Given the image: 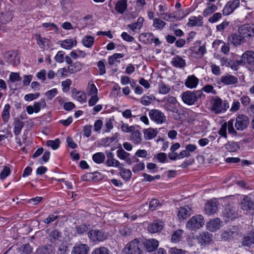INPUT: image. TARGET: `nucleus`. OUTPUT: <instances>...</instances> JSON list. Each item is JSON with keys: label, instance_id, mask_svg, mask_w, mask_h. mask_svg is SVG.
Instances as JSON below:
<instances>
[{"label": "nucleus", "instance_id": "nucleus-30", "mask_svg": "<svg viewBox=\"0 0 254 254\" xmlns=\"http://www.w3.org/2000/svg\"><path fill=\"white\" fill-rule=\"evenodd\" d=\"M127 8V0H120L118 1L115 5V9L119 13L122 14Z\"/></svg>", "mask_w": 254, "mask_h": 254}, {"label": "nucleus", "instance_id": "nucleus-35", "mask_svg": "<svg viewBox=\"0 0 254 254\" xmlns=\"http://www.w3.org/2000/svg\"><path fill=\"white\" fill-rule=\"evenodd\" d=\"M207 5V7L203 11V15L204 17H206L208 15L212 14L217 9V6L212 3H208Z\"/></svg>", "mask_w": 254, "mask_h": 254}, {"label": "nucleus", "instance_id": "nucleus-47", "mask_svg": "<svg viewBox=\"0 0 254 254\" xmlns=\"http://www.w3.org/2000/svg\"><path fill=\"white\" fill-rule=\"evenodd\" d=\"M76 234L82 235L89 230L88 226L85 224H81L75 226Z\"/></svg>", "mask_w": 254, "mask_h": 254}, {"label": "nucleus", "instance_id": "nucleus-5", "mask_svg": "<svg viewBox=\"0 0 254 254\" xmlns=\"http://www.w3.org/2000/svg\"><path fill=\"white\" fill-rule=\"evenodd\" d=\"M238 32L244 37L247 42L254 37V25L246 24L239 27Z\"/></svg>", "mask_w": 254, "mask_h": 254}, {"label": "nucleus", "instance_id": "nucleus-62", "mask_svg": "<svg viewBox=\"0 0 254 254\" xmlns=\"http://www.w3.org/2000/svg\"><path fill=\"white\" fill-rule=\"evenodd\" d=\"M10 170L9 168L5 166L0 174V178L1 180L5 179L10 174Z\"/></svg>", "mask_w": 254, "mask_h": 254}, {"label": "nucleus", "instance_id": "nucleus-63", "mask_svg": "<svg viewBox=\"0 0 254 254\" xmlns=\"http://www.w3.org/2000/svg\"><path fill=\"white\" fill-rule=\"evenodd\" d=\"M97 66L99 68V74L103 75L106 73L105 65L103 61H100L98 62Z\"/></svg>", "mask_w": 254, "mask_h": 254}, {"label": "nucleus", "instance_id": "nucleus-26", "mask_svg": "<svg viewBox=\"0 0 254 254\" xmlns=\"http://www.w3.org/2000/svg\"><path fill=\"white\" fill-rule=\"evenodd\" d=\"M172 64L175 67L184 68L186 66L185 60L179 56H176L172 59Z\"/></svg>", "mask_w": 254, "mask_h": 254}, {"label": "nucleus", "instance_id": "nucleus-53", "mask_svg": "<svg viewBox=\"0 0 254 254\" xmlns=\"http://www.w3.org/2000/svg\"><path fill=\"white\" fill-rule=\"evenodd\" d=\"M161 204L160 203L159 201L156 199H153L149 203V209L151 211L155 210L158 209Z\"/></svg>", "mask_w": 254, "mask_h": 254}, {"label": "nucleus", "instance_id": "nucleus-43", "mask_svg": "<svg viewBox=\"0 0 254 254\" xmlns=\"http://www.w3.org/2000/svg\"><path fill=\"white\" fill-rule=\"evenodd\" d=\"M92 159L95 163L101 164L104 161L105 155L102 152H98L92 156Z\"/></svg>", "mask_w": 254, "mask_h": 254}, {"label": "nucleus", "instance_id": "nucleus-21", "mask_svg": "<svg viewBox=\"0 0 254 254\" xmlns=\"http://www.w3.org/2000/svg\"><path fill=\"white\" fill-rule=\"evenodd\" d=\"M240 206L244 211H248L253 209L254 203L249 197L245 196L242 200Z\"/></svg>", "mask_w": 254, "mask_h": 254}, {"label": "nucleus", "instance_id": "nucleus-14", "mask_svg": "<svg viewBox=\"0 0 254 254\" xmlns=\"http://www.w3.org/2000/svg\"><path fill=\"white\" fill-rule=\"evenodd\" d=\"M229 40L236 46L242 45L247 42L242 35L239 32L238 33H233L230 35L229 36Z\"/></svg>", "mask_w": 254, "mask_h": 254}, {"label": "nucleus", "instance_id": "nucleus-27", "mask_svg": "<svg viewBox=\"0 0 254 254\" xmlns=\"http://www.w3.org/2000/svg\"><path fill=\"white\" fill-rule=\"evenodd\" d=\"M158 131L157 129L148 128L143 130L144 137L146 140H150L154 138L157 134Z\"/></svg>", "mask_w": 254, "mask_h": 254}, {"label": "nucleus", "instance_id": "nucleus-17", "mask_svg": "<svg viewBox=\"0 0 254 254\" xmlns=\"http://www.w3.org/2000/svg\"><path fill=\"white\" fill-rule=\"evenodd\" d=\"M47 238L52 243H56L62 237V233L57 229H49L47 230Z\"/></svg>", "mask_w": 254, "mask_h": 254}, {"label": "nucleus", "instance_id": "nucleus-39", "mask_svg": "<svg viewBox=\"0 0 254 254\" xmlns=\"http://www.w3.org/2000/svg\"><path fill=\"white\" fill-rule=\"evenodd\" d=\"M183 234V231L182 230H178L174 232L171 238L172 242L176 243L181 241Z\"/></svg>", "mask_w": 254, "mask_h": 254}, {"label": "nucleus", "instance_id": "nucleus-11", "mask_svg": "<svg viewBox=\"0 0 254 254\" xmlns=\"http://www.w3.org/2000/svg\"><path fill=\"white\" fill-rule=\"evenodd\" d=\"M88 234L90 240L93 242L103 241L106 239V235L98 230H92Z\"/></svg>", "mask_w": 254, "mask_h": 254}, {"label": "nucleus", "instance_id": "nucleus-57", "mask_svg": "<svg viewBox=\"0 0 254 254\" xmlns=\"http://www.w3.org/2000/svg\"><path fill=\"white\" fill-rule=\"evenodd\" d=\"M234 123V120L231 119L226 123V124L229 132L231 134H235L237 132L233 127Z\"/></svg>", "mask_w": 254, "mask_h": 254}, {"label": "nucleus", "instance_id": "nucleus-10", "mask_svg": "<svg viewBox=\"0 0 254 254\" xmlns=\"http://www.w3.org/2000/svg\"><path fill=\"white\" fill-rule=\"evenodd\" d=\"M6 62L13 65H15L20 63L19 57L17 51H10L5 54Z\"/></svg>", "mask_w": 254, "mask_h": 254}, {"label": "nucleus", "instance_id": "nucleus-45", "mask_svg": "<svg viewBox=\"0 0 254 254\" xmlns=\"http://www.w3.org/2000/svg\"><path fill=\"white\" fill-rule=\"evenodd\" d=\"M46 106L45 99H41L39 102H35L33 105L35 113H38L41 108H44Z\"/></svg>", "mask_w": 254, "mask_h": 254}, {"label": "nucleus", "instance_id": "nucleus-37", "mask_svg": "<svg viewBox=\"0 0 254 254\" xmlns=\"http://www.w3.org/2000/svg\"><path fill=\"white\" fill-rule=\"evenodd\" d=\"M131 139L135 144H139L142 141L141 133L138 130L133 131L131 134Z\"/></svg>", "mask_w": 254, "mask_h": 254}, {"label": "nucleus", "instance_id": "nucleus-29", "mask_svg": "<svg viewBox=\"0 0 254 254\" xmlns=\"http://www.w3.org/2000/svg\"><path fill=\"white\" fill-rule=\"evenodd\" d=\"M117 155L120 159L125 160L129 164L131 163L129 153L126 152L123 148L119 149L117 151Z\"/></svg>", "mask_w": 254, "mask_h": 254}, {"label": "nucleus", "instance_id": "nucleus-44", "mask_svg": "<svg viewBox=\"0 0 254 254\" xmlns=\"http://www.w3.org/2000/svg\"><path fill=\"white\" fill-rule=\"evenodd\" d=\"M226 148L229 151L233 152L239 149L240 146L237 142L231 141L226 144Z\"/></svg>", "mask_w": 254, "mask_h": 254}, {"label": "nucleus", "instance_id": "nucleus-8", "mask_svg": "<svg viewBox=\"0 0 254 254\" xmlns=\"http://www.w3.org/2000/svg\"><path fill=\"white\" fill-rule=\"evenodd\" d=\"M149 115L150 119L157 124H161L166 121V117L164 114L158 110L153 109L150 110Z\"/></svg>", "mask_w": 254, "mask_h": 254}, {"label": "nucleus", "instance_id": "nucleus-59", "mask_svg": "<svg viewBox=\"0 0 254 254\" xmlns=\"http://www.w3.org/2000/svg\"><path fill=\"white\" fill-rule=\"evenodd\" d=\"M121 129L124 132L128 133L134 131L135 127L133 126H128L127 124H123L121 126Z\"/></svg>", "mask_w": 254, "mask_h": 254}, {"label": "nucleus", "instance_id": "nucleus-16", "mask_svg": "<svg viewBox=\"0 0 254 254\" xmlns=\"http://www.w3.org/2000/svg\"><path fill=\"white\" fill-rule=\"evenodd\" d=\"M89 250L86 244H76L71 251V254H87Z\"/></svg>", "mask_w": 254, "mask_h": 254}, {"label": "nucleus", "instance_id": "nucleus-48", "mask_svg": "<svg viewBox=\"0 0 254 254\" xmlns=\"http://www.w3.org/2000/svg\"><path fill=\"white\" fill-rule=\"evenodd\" d=\"M52 253V249L51 246L41 247L38 248L36 252V254H51Z\"/></svg>", "mask_w": 254, "mask_h": 254}, {"label": "nucleus", "instance_id": "nucleus-18", "mask_svg": "<svg viewBox=\"0 0 254 254\" xmlns=\"http://www.w3.org/2000/svg\"><path fill=\"white\" fill-rule=\"evenodd\" d=\"M221 65L230 67L232 69L237 70L238 69V61H233L230 59L227 58H222L220 60Z\"/></svg>", "mask_w": 254, "mask_h": 254}, {"label": "nucleus", "instance_id": "nucleus-1", "mask_svg": "<svg viewBox=\"0 0 254 254\" xmlns=\"http://www.w3.org/2000/svg\"><path fill=\"white\" fill-rule=\"evenodd\" d=\"M229 108V103L227 100H223L218 96L212 97L210 100L209 109L215 114L224 113Z\"/></svg>", "mask_w": 254, "mask_h": 254}, {"label": "nucleus", "instance_id": "nucleus-52", "mask_svg": "<svg viewBox=\"0 0 254 254\" xmlns=\"http://www.w3.org/2000/svg\"><path fill=\"white\" fill-rule=\"evenodd\" d=\"M158 90L160 93L166 94L169 92L170 88L163 82H161L159 84Z\"/></svg>", "mask_w": 254, "mask_h": 254}, {"label": "nucleus", "instance_id": "nucleus-28", "mask_svg": "<svg viewBox=\"0 0 254 254\" xmlns=\"http://www.w3.org/2000/svg\"><path fill=\"white\" fill-rule=\"evenodd\" d=\"M244 246L250 247L254 244V232H250L246 236H244L243 242Z\"/></svg>", "mask_w": 254, "mask_h": 254}, {"label": "nucleus", "instance_id": "nucleus-56", "mask_svg": "<svg viewBox=\"0 0 254 254\" xmlns=\"http://www.w3.org/2000/svg\"><path fill=\"white\" fill-rule=\"evenodd\" d=\"M71 84V80L70 79H66L65 80L62 82V86L63 87V91L64 92H67L69 90V87Z\"/></svg>", "mask_w": 254, "mask_h": 254}, {"label": "nucleus", "instance_id": "nucleus-12", "mask_svg": "<svg viewBox=\"0 0 254 254\" xmlns=\"http://www.w3.org/2000/svg\"><path fill=\"white\" fill-rule=\"evenodd\" d=\"M222 222L218 218L210 220L206 225L207 230L210 232H215L220 228Z\"/></svg>", "mask_w": 254, "mask_h": 254}, {"label": "nucleus", "instance_id": "nucleus-6", "mask_svg": "<svg viewBox=\"0 0 254 254\" xmlns=\"http://www.w3.org/2000/svg\"><path fill=\"white\" fill-rule=\"evenodd\" d=\"M239 215L238 208L234 206L229 205L226 206L222 213V217L226 222L237 218Z\"/></svg>", "mask_w": 254, "mask_h": 254}, {"label": "nucleus", "instance_id": "nucleus-32", "mask_svg": "<svg viewBox=\"0 0 254 254\" xmlns=\"http://www.w3.org/2000/svg\"><path fill=\"white\" fill-rule=\"evenodd\" d=\"M14 133L15 135H18L20 134L22 128L24 126V123L20 120V119H15L14 123Z\"/></svg>", "mask_w": 254, "mask_h": 254}, {"label": "nucleus", "instance_id": "nucleus-4", "mask_svg": "<svg viewBox=\"0 0 254 254\" xmlns=\"http://www.w3.org/2000/svg\"><path fill=\"white\" fill-rule=\"evenodd\" d=\"M204 219L202 215L192 216L187 222L186 228L190 230H197L204 225Z\"/></svg>", "mask_w": 254, "mask_h": 254}, {"label": "nucleus", "instance_id": "nucleus-50", "mask_svg": "<svg viewBox=\"0 0 254 254\" xmlns=\"http://www.w3.org/2000/svg\"><path fill=\"white\" fill-rule=\"evenodd\" d=\"M60 140L57 138L54 140H49L47 141L48 146L51 147L53 150L58 149L60 146Z\"/></svg>", "mask_w": 254, "mask_h": 254}, {"label": "nucleus", "instance_id": "nucleus-51", "mask_svg": "<svg viewBox=\"0 0 254 254\" xmlns=\"http://www.w3.org/2000/svg\"><path fill=\"white\" fill-rule=\"evenodd\" d=\"M9 109L10 105L8 104H6L4 107L2 113V118L4 122H7L9 118Z\"/></svg>", "mask_w": 254, "mask_h": 254}, {"label": "nucleus", "instance_id": "nucleus-20", "mask_svg": "<svg viewBox=\"0 0 254 254\" xmlns=\"http://www.w3.org/2000/svg\"><path fill=\"white\" fill-rule=\"evenodd\" d=\"M199 82V79L194 75L189 76L185 81V84L189 88H195Z\"/></svg>", "mask_w": 254, "mask_h": 254}, {"label": "nucleus", "instance_id": "nucleus-60", "mask_svg": "<svg viewBox=\"0 0 254 254\" xmlns=\"http://www.w3.org/2000/svg\"><path fill=\"white\" fill-rule=\"evenodd\" d=\"M64 53L62 51H59L55 57V61L59 63H62L64 61Z\"/></svg>", "mask_w": 254, "mask_h": 254}, {"label": "nucleus", "instance_id": "nucleus-40", "mask_svg": "<svg viewBox=\"0 0 254 254\" xmlns=\"http://www.w3.org/2000/svg\"><path fill=\"white\" fill-rule=\"evenodd\" d=\"M68 71L70 73H75L81 70L82 68V64L79 62H76L73 64L67 67Z\"/></svg>", "mask_w": 254, "mask_h": 254}, {"label": "nucleus", "instance_id": "nucleus-31", "mask_svg": "<svg viewBox=\"0 0 254 254\" xmlns=\"http://www.w3.org/2000/svg\"><path fill=\"white\" fill-rule=\"evenodd\" d=\"M202 19L203 18L201 16L190 17L188 24L190 26H200L202 24Z\"/></svg>", "mask_w": 254, "mask_h": 254}, {"label": "nucleus", "instance_id": "nucleus-42", "mask_svg": "<svg viewBox=\"0 0 254 254\" xmlns=\"http://www.w3.org/2000/svg\"><path fill=\"white\" fill-rule=\"evenodd\" d=\"M94 38L91 36H85L82 39L83 45L87 48H90L93 45Z\"/></svg>", "mask_w": 254, "mask_h": 254}, {"label": "nucleus", "instance_id": "nucleus-33", "mask_svg": "<svg viewBox=\"0 0 254 254\" xmlns=\"http://www.w3.org/2000/svg\"><path fill=\"white\" fill-rule=\"evenodd\" d=\"M105 164L108 167H113L119 168H122L124 164L120 163L118 160L115 158L107 159Z\"/></svg>", "mask_w": 254, "mask_h": 254}, {"label": "nucleus", "instance_id": "nucleus-7", "mask_svg": "<svg viewBox=\"0 0 254 254\" xmlns=\"http://www.w3.org/2000/svg\"><path fill=\"white\" fill-rule=\"evenodd\" d=\"M254 62V52L252 51H248L244 53L241 56V59L238 60L239 65H245L249 68Z\"/></svg>", "mask_w": 254, "mask_h": 254}, {"label": "nucleus", "instance_id": "nucleus-19", "mask_svg": "<svg viewBox=\"0 0 254 254\" xmlns=\"http://www.w3.org/2000/svg\"><path fill=\"white\" fill-rule=\"evenodd\" d=\"M217 210V203L215 201H209L205 205V213L208 215L215 213Z\"/></svg>", "mask_w": 254, "mask_h": 254}, {"label": "nucleus", "instance_id": "nucleus-41", "mask_svg": "<svg viewBox=\"0 0 254 254\" xmlns=\"http://www.w3.org/2000/svg\"><path fill=\"white\" fill-rule=\"evenodd\" d=\"M238 235V233L232 230H229L223 232L221 234V237L224 240H227L231 237H234Z\"/></svg>", "mask_w": 254, "mask_h": 254}, {"label": "nucleus", "instance_id": "nucleus-25", "mask_svg": "<svg viewBox=\"0 0 254 254\" xmlns=\"http://www.w3.org/2000/svg\"><path fill=\"white\" fill-rule=\"evenodd\" d=\"M145 247L148 252L155 250L158 246V242L155 239L147 240L144 243Z\"/></svg>", "mask_w": 254, "mask_h": 254}, {"label": "nucleus", "instance_id": "nucleus-46", "mask_svg": "<svg viewBox=\"0 0 254 254\" xmlns=\"http://www.w3.org/2000/svg\"><path fill=\"white\" fill-rule=\"evenodd\" d=\"M74 96L75 99L80 103H85L86 101V95L84 92L76 91Z\"/></svg>", "mask_w": 254, "mask_h": 254}, {"label": "nucleus", "instance_id": "nucleus-36", "mask_svg": "<svg viewBox=\"0 0 254 254\" xmlns=\"http://www.w3.org/2000/svg\"><path fill=\"white\" fill-rule=\"evenodd\" d=\"M144 22V18L141 17H139L136 22L129 24L127 27L129 28L132 31H134L135 29L138 28L140 29Z\"/></svg>", "mask_w": 254, "mask_h": 254}, {"label": "nucleus", "instance_id": "nucleus-15", "mask_svg": "<svg viewBox=\"0 0 254 254\" xmlns=\"http://www.w3.org/2000/svg\"><path fill=\"white\" fill-rule=\"evenodd\" d=\"M197 240L201 245L209 244L212 241V235L208 232H203L197 237Z\"/></svg>", "mask_w": 254, "mask_h": 254}, {"label": "nucleus", "instance_id": "nucleus-58", "mask_svg": "<svg viewBox=\"0 0 254 254\" xmlns=\"http://www.w3.org/2000/svg\"><path fill=\"white\" fill-rule=\"evenodd\" d=\"M88 89L89 95L93 96L97 95L98 90L94 84L92 83L90 84V83H89Z\"/></svg>", "mask_w": 254, "mask_h": 254}, {"label": "nucleus", "instance_id": "nucleus-55", "mask_svg": "<svg viewBox=\"0 0 254 254\" xmlns=\"http://www.w3.org/2000/svg\"><path fill=\"white\" fill-rule=\"evenodd\" d=\"M21 249L22 254H31L33 252V249L29 244L23 245Z\"/></svg>", "mask_w": 254, "mask_h": 254}, {"label": "nucleus", "instance_id": "nucleus-24", "mask_svg": "<svg viewBox=\"0 0 254 254\" xmlns=\"http://www.w3.org/2000/svg\"><path fill=\"white\" fill-rule=\"evenodd\" d=\"M191 208L188 205H186L180 208L177 216L181 219H185L190 215Z\"/></svg>", "mask_w": 254, "mask_h": 254}, {"label": "nucleus", "instance_id": "nucleus-34", "mask_svg": "<svg viewBox=\"0 0 254 254\" xmlns=\"http://www.w3.org/2000/svg\"><path fill=\"white\" fill-rule=\"evenodd\" d=\"M76 45V40L73 41L72 39H66L62 42L61 47L65 49H71L74 45Z\"/></svg>", "mask_w": 254, "mask_h": 254}, {"label": "nucleus", "instance_id": "nucleus-22", "mask_svg": "<svg viewBox=\"0 0 254 254\" xmlns=\"http://www.w3.org/2000/svg\"><path fill=\"white\" fill-rule=\"evenodd\" d=\"M163 223L162 221H155L150 224L148 226V230L151 233H157L162 230Z\"/></svg>", "mask_w": 254, "mask_h": 254}, {"label": "nucleus", "instance_id": "nucleus-49", "mask_svg": "<svg viewBox=\"0 0 254 254\" xmlns=\"http://www.w3.org/2000/svg\"><path fill=\"white\" fill-rule=\"evenodd\" d=\"M166 24L164 21L158 18H155L153 20V26L156 29H161L165 26Z\"/></svg>", "mask_w": 254, "mask_h": 254}, {"label": "nucleus", "instance_id": "nucleus-2", "mask_svg": "<svg viewBox=\"0 0 254 254\" xmlns=\"http://www.w3.org/2000/svg\"><path fill=\"white\" fill-rule=\"evenodd\" d=\"M203 95L202 90L187 91L181 95V98L183 102L188 105H192L201 98Z\"/></svg>", "mask_w": 254, "mask_h": 254}, {"label": "nucleus", "instance_id": "nucleus-3", "mask_svg": "<svg viewBox=\"0 0 254 254\" xmlns=\"http://www.w3.org/2000/svg\"><path fill=\"white\" fill-rule=\"evenodd\" d=\"M142 244L137 239L130 242L124 248L122 254H141Z\"/></svg>", "mask_w": 254, "mask_h": 254}, {"label": "nucleus", "instance_id": "nucleus-9", "mask_svg": "<svg viewBox=\"0 0 254 254\" xmlns=\"http://www.w3.org/2000/svg\"><path fill=\"white\" fill-rule=\"evenodd\" d=\"M249 124V118L244 115H239L236 118L235 127L238 130L246 128Z\"/></svg>", "mask_w": 254, "mask_h": 254}, {"label": "nucleus", "instance_id": "nucleus-64", "mask_svg": "<svg viewBox=\"0 0 254 254\" xmlns=\"http://www.w3.org/2000/svg\"><path fill=\"white\" fill-rule=\"evenodd\" d=\"M9 79L12 82L15 81H18L21 80V78L20 77L19 74L16 72H11L9 75Z\"/></svg>", "mask_w": 254, "mask_h": 254}, {"label": "nucleus", "instance_id": "nucleus-23", "mask_svg": "<svg viewBox=\"0 0 254 254\" xmlns=\"http://www.w3.org/2000/svg\"><path fill=\"white\" fill-rule=\"evenodd\" d=\"M220 81L224 84L229 85L237 83L238 79L234 75L227 74L221 76Z\"/></svg>", "mask_w": 254, "mask_h": 254}, {"label": "nucleus", "instance_id": "nucleus-61", "mask_svg": "<svg viewBox=\"0 0 254 254\" xmlns=\"http://www.w3.org/2000/svg\"><path fill=\"white\" fill-rule=\"evenodd\" d=\"M120 233L123 236H128L131 234V230L127 227H123L120 229Z\"/></svg>", "mask_w": 254, "mask_h": 254}, {"label": "nucleus", "instance_id": "nucleus-54", "mask_svg": "<svg viewBox=\"0 0 254 254\" xmlns=\"http://www.w3.org/2000/svg\"><path fill=\"white\" fill-rule=\"evenodd\" d=\"M92 254H109V250L104 247L97 248L92 252Z\"/></svg>", "mask_w": 254, "mask_h": 254}, {"label": "nucleus", "instance_id": "nucleus-38", "mask_svg": "<svg viewBox=\"0 0 254 254\" xmlns=\"http://www.w3.org/2000/svg\"><path fill=\"white\" fill-rule=\"evenodd\" d=\"M120 170V174L122 178L125 181L129 180L131 176V172L128 169L124 168L123 167L122 168H119Z\"/></svg>", "mask_w": 254, "mask_h": 254}, {"label": "nucleus", "instance_id": "nucleus-13", "mask_svg": "<svg viewBox=\"0 0 254 254\" xmlns=\"http://www.w3.org/2000/svg\"><path fill=\"white\" fill-rule=\"evenodd\" d=\"M240 5V0H234L228 1L223 10V14L228 15L233 12Z\"/></svg>", "mask_w": 254, "mask_h": 254}]
</instances>
